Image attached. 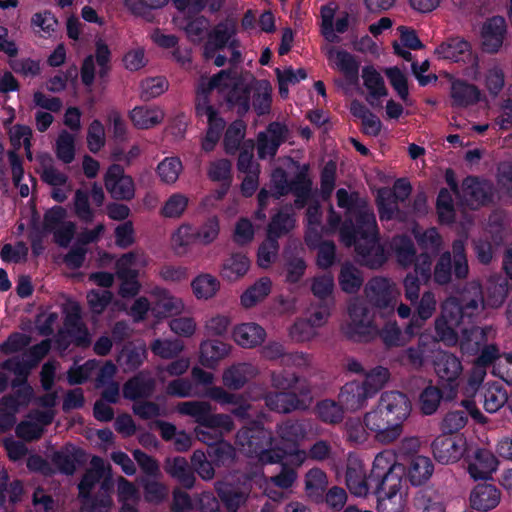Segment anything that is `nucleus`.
Instances as JSON below:
<instances>
[{"instance_id":"1","label":"nucleus","mask_w":512,"mask_h":512,"mask_svg":"<svg viewBox=\"0 0 512 512\" xmlns=\"http://www.w3.org/2000/svg\"><path fill=\"white\" fill-rule=\"evenodd\" d=\"M306 437L303 423L286 421L277 425L275 434L258 425L241 429L237 442L249 458L262 465L288 460L291 466L301 467L308 459L307 451L299 447Z\"/></svg>"},{"instance_id":"2","label":"nucleus","mask_w":512,"mask_h":512,"mask_svg":"<svg viewBox=\"0 0 512 512\" xmlns=\"http://www.w3.org/2000/svg\"><path fill=\"white\" fill-rule=\"evenodd\" d=\"M463 304L460 306L456 299H447L442 304L441 315L435 321V331L438 341L448 346L459 342L464 354L474 355L484 345L496 337V330L492 326L484 328H461L465 317L478 315L484 306L480 286L471 283L468 291L462 296Z\"/></svg>"},{"instance_id":"3","label":"nucleus","mask_w":512,"mask_h":512,"mask_svg":"<svg viewBox=\"0 0 512 512\" xmlns=\"http://www.w3.org/2000/svg\"><path fill=\"white\" fill-rule=\"evenodd\" d=\"M206 86L211 93L216 92L236 107L239 113H246L251 104L258 115L270 111L272 87L266 80L257 81L249 76L245 82L239 81L223 70L210 79L201 78L200 89L205 92Z\"/></svg>"},{"instance_id":"4","label":"nucleus","mask_w":512,"mask_h":512,"mask_svg":"<svg viewBox=\"0 0 512 512\" xmlns=\"http://www.w3.org/2000/svg\"><path fill=\"white\" fill-rule=\"evenodd\" d=\"M370 478L376 482L379 512L405 511L409 486L405 478V468L397 461L394 452L384 450L375 456Z\"/></svg>"},{"instance_id":"5","label":"nucleus","mask_w":512,"mask_h":512,"mask_svg":"<svg viewBox=\"0 0 512 512\" xmlns=\"http://www.w3.org/2000/svg\"><path fill=\"white\" fill-rule=\"evenodd\" d=\"M341 240L347 245H355L360 261L371 268L380 267L386 256L377 242V225L374 213L363 207L357 215V228L345 223L340 231Z\"/></svg>"},{"instance_id":"6","label":"nucleus","mask_w":512,"mask_h":512,"mask_svg":"<svg viewBox=\"0 0 512 512\" xmlns=\"http://www.w3.org/2000/svg\"><path fill=\"white\" fill-rule=\"evenodd\" d=\"M510 228L508 219L502 213H495L489 218L486 227L485 239H479L475 242V253L478 260L483 264H488L496 249L508 240Z\"/></svg>"},{"instance_id":"7","label":"nucleus","mask_w":512,"mask_h":512,"mask_svg":"<svg viewBox=\"0 0 512 512\" xmlns=\"http://www.w3.org/2000/svg\"><path fill=\"white\" fill-rule=\"evenodd\" d=\"M433 367L438 383L448 391V397H455L463 375L461 360L452 353L439 351L434 356Z\"/></svg>"},{"instance_id":"8","label":"nucleus","mask_w":512,"mask_h":512,"mask_svg":"<svg viewBox=\"0 0 512 512\" xmlns=\"http://www.w3.org/2000/svg\"><path fill=\"white\" fill-rule=\"evenodd\" d=\"M348 314L349 322L345 332L349 337L355 340H369L378 335V327L360 299L350 301Z\"/></svg>"},{"instance_id":"9","label":"nucleus","mask_w":512,"mask_h":512,"mask_svg":"<svg viewBox=\"0 0 512 512\" xmlns=\"http://www.w3.org/2000/svg\"><path fill=\"white\" fill-rule=\"evenodd\" d=\"M365 296L374 307L391 312L394 310L400 290L395 282L383 277H375L365 287Z\"/></svg>"},{"instance_id":"10","label":"nucleus","mask_w":512,"mask_h":512,"mask_svg":"<svg viewBox=\"0 0 512 512\" xmlns=\"http://www.w3.org/2000/svg\"><path fill=\"white\" fill-rule=\"evenodd\" d=\"M363 421L374 439L382 444H390L402 434V429L383 412L379 403L364 415Z\"/></svg>"},{"instance_id":"11","label":"nucleus","mask_w":512,"mask_h":512,"mask_svg":"<svg viewBox=\"0 0 512 512\" xmlns=\"http://www.w3.org/2000/svg\"><path fill=\"white\" fill-rule=\"evenodd\" d=\"M209 92L211 91L207 87L204 92L200 89V83L198 84L196 111L200 117L207 118L209 125L206 136L202 141V149L206 152L214 149L224 128V121L217 116L213 107L208 103L207 94Z\"/></svg>"},{"instance_id":"12","label":"nucleus","mask_w":512,"mask_h":512,"mask_svg":"<svg viewBox=\"0 0 512 512\" xmlns=\"http://www.w3.org/2000/svg\"><path fill=\"white\" fill-rule=\"evenodd\" d=\"M44 229L54 235L55 242L66 247L75 233V224L67 219V212L61 206L48 210L44 216Z\"/></svg>"},{"instance_id":"13","label":"nucleus","mask_w":512,"mask_h":512,"mask_svg":"<svg viewBox=\"0 0 512 512\" xmlns=\"http://www.w3.org/2000/svg\"><path fill=\"white\" fill-rule=\"evenodd\" d=\"M432 449L438 462L442 464L455 463L462 458L466 451V440L461 435L443 434L434 440Z\"/></svg>"},{"instance_id":"14","label":"nucleus","mask_w":512,"mask_h":512,"mask_svg":"<svg viewBox=\"0 0 512 512\" xmlns=\"http://www.w3.org/2000/svg\"><path fill=\"white\" fill-rule=\"evenodd\" d=\"M369 477L364 462L356 455L347 458L345 485L357 497H366L370 492Z\"/></svg>"},{"instance_id":"15","label":"nucleus","mask_w":512,"mask_h":512,"mask_svg":"<svg viewBox=\"0 0 512 512\" xmlns=\"http://www.w3.org/2000/svg\"><path fill=\"white\" fill-rule=\"evenodd\" d=\"M379 405L383 412L403 430V423L409 417L412 405L409 398L398 391H388L381 395Z\"/></svg>"},{"instance_id":"16","label":"nucleus","mask_w":512,"mask_h":512,"mask_svg":"<svg viewBox=\"0 0 512 512\" xmlns=\"http://www.w3.org/2000/svg\"><path fill=\"white\" fill-rule=\"evenodd\" d=\"M235 33L236 29L233 23L219 24L205 46V58H212L214 56L215 49H227L232 56V60H238L240 53L236 50V40L234 38Z\"/></svg>"},{"instance_id":"17","label":"nucleus","mask_w":512,"mask_h":512,"mask_svg":"<svg viewBox=\"0 0 512 512\" xmlns=\"http://www.w3.org/2000/svg\"><path fill=\"white\" fill-rule=\"evenodd\" d=\"M271 183L273 187V194L276 197H280L290 191H293L297 196L295 203L298 207H302L304 205V199L308 196L310 191V181L302 173L298 175L296 182L289 184L286 180L284 171L281 169H275L271 176Z\"/></svg>"},{"instance_id":"18","label":"nucleus","mask_w":512,"mask_h":512,"mask_svg":"<svg viewBox=\"0 0 512 512\" xmlns=\"http://www.w3.org/2000/svg\"><path fill=\"white\" fill-rule=\"evenodd\" d=\"M507 35V26L503 17L487 19L480 32L481 44L484 51L497 53L501 50Z\"/></svg>"},{"instance_id":"19","label":"nucleus","mask_w":512,"mask_h":512,"mask_svg":"<svg viewBox=\"0 0 512 512\" xmlns=\"http://www.w3.org/2000/svg\"><path fill=\"white\" fill-rule=\"evenodd\" d=\"M105 187L113 198L129 200L134 196V183L131 177L124 175L119 165H112L105 175Z\"/></svg>"},{"instance_id":"20","label":"nucleus","mask_w":512,"mask_h":512,"mask_svg":"<svg viewBox=\"0 0 512 512\" xmlns=\"http://www.w3.org/2000/svg\"><path fill=\"white\" fill-rule=\"evenodd\" d=\"M153 303L151 313L157 318H165L171 315H177L184 311V301L173 296L169 291L156 287L150 292Z\"/></svg>"},{"instance_id":"21","label":"nucleus","mask_w":512,"mask_h":512,"mask_svg":"<svg viewBox=\"0 0 512 512\" xmlns=\"http://www.w3.org/2000/svg\"><path fill=\"white\" fill-rule=\"evenodd\" d=\"M322 50L332 68L342 72L350 81L357 80L359 65L353 55L331 44L324 45Z\"/></svg>"},{"instance_id":"22","label":"nucleus","mask_w":512,"mask_h":512,"mask_svg":"<svg viewBox=\"0 0 512 512\" xmlns=\"http://www.w3.org/2000/svg\"><path fill=\"white\" fill-rule=\"evenodd\" d=\"M415 273L419 277L408 274L404 281L405 297L411 303L416 302L419 297L420 283L421 281L426 282L431 275V258L427 254L419 255L415 260Z\"/></svg>"},{"instance_id":"23","label":"nucleus","mask_w":512,"mask_h":512,"mask_svg":"<svg viewBox=\"0 0 512 512\" xmlns=\"http://www.w3.org/2000/svg\"><path fill=\"white\" fill-rule=\"evenodd\" d=\"M54 416L55 413L51 410L30 413L28 417L16 427L17 436L27 441L40 438L44 432V428L53 421Z\"/></svg>"},{"instance_id":"24","label":"nucleus","mask_w":512,"mask_h":512,"mask_svg":"<svg viewBox=\"0 0 512 512\" xmlns=\"http://www.w3.org/2000/svg\"><path fill=\"white\" fill-rule=\"evenodd\" d=\"M64 312L65 330L72 341L79 346H86L90 343L89 333L81 322V308L77 302L69 301L65 305Z\"/></svg>"},{"instance_id":"25","label":"nucleus","mask_w":512,"mask_h":512,"mask_svg":"<svg viewBox=\"0 0 512 512\" xmlns=\"http://www.w3.org/2000/svg\"><path fill=\"white\" fill-rule=\"evenodd\" d=\"M287 137V128L280 123H271L266 132L258 136L257 150L260 158L273 157Z\"/></svg>"},{"instance_id":"26","label":"nucleus","mask_w":512,"mask_h":512,"mask_svg":"<svg viewBox=\"0 0 512 512\" xmlns=\"http://www.w3.org/2000/svg\"><path fill=\"white\" fill-rule=\"evenodd\" d=\"M148 262L149 258L143 250L134 249L117 259L116 274L119 278H137L139 272L148 265Z\"/></svg>"},{"instance_id":"27","label":"nucleus","mask_w":512,"mask_h":512,"mask_svg":"<svg viewBox=\"0 0 512 512\" xmlns=\"http://www.w3.org/2000/svg\"><path fill=\"white\" fill-rule=\"evenodd\" d=\"M232 346L218 339H206L199 346V362L207 368H215L230 355Z\"/></svg>"},{"instance_id":"28","label":"nucleus","mask_w":512,"mask_h":512,"mask_svg":"<svg viewBox=\"0 0 512 512\" xmlns=\"http://www.w3.org/2000/svg\"><path fill=\"white\" fill-rule=\"evenodd\" d=\"M232 338L237 345L251 349L264 342L266 331L255 322L240 323L234 326Z\"/></svg>"},{"instance_id":"29","label":"nucleus","mask_w":512,"mask_h":512,"mask_svg":"<svg viewBox=\"0 0 512 512\" xmlns=\"http://www.w3.org/2000/svg\"><path fill=\"white\" fill-rule=\"evenodd\" d=\"M129 118L135 128L149 130L163 122L165 112L156 105H141L130 111Z\"/></svg>"},{"instance_id":"30","label":"nucleus","mask_w":512,"mask_h":512,"mask_svg":"<svg viewBox=\"0 0 512 512\" xmlns=\"http://www.w3.org/2000/svg\"><path fill=\"white\" fill-rule=\"evenodd\" d=\"M498 467V460L495 455L484 448L477 449L469 459L468 472L470 476L477 479H486Z\"/></svg>"},{"instance_id":"31","label":"nucleus","mask_w":512,"mask_h":512,"mask_svg":"<svg viewBox=\"0 0 512 512\" xmlns=\"http://www.w3.org/2000/svg\"><path fill=\"white\" fill-rule=\"evenodd\" d=\"M462 192L467 205L476 208L491 200L492 185L487 181L468 177L462 183Z\"/></svg>"},{"instance_id":"32","label":"nucleus","mask_w":512,"mask_h":512,"mask_svg":"<svg viewBox=\"0 0 512 512\" xmlns=\"http://www.w3.org/2000/svg\"><path fill=\"white\" fill-rule=\"evenodd\" d=\"M371 397L362 383L352 381L342 387L338 398L342 408L354 412L364 407Z\"/></svg>"},{"instance_id":"33","label":"nucleus","mask_w":512,"mask_h":512,"mask_svg":"<svg viewBox=\"0 0 512 512\" xmlns=\"http://www.w3.org/2000/svg\"><path fill=\"white\" fill-rule=\"evenodd\" d=\"M33 395L30 386H24L18 391L17 396L4 397L0 400V411L6 413L0 417V425L4 428L11 427L15 423L14 414L21 405H26Z\"/></svg>"},{"instance_id":"34","label":"nucleus","mask_w":512,"mask_h":512,"mask_svg":"<svg viewBox=\"0 0 512 512\" xmlns=\"http://www.w3.org/2000/svg\"><path fill=\"white\" fill-rule=\"evenodd\" d=\"M500 499V491L488 483L475 486L469 497L471 507L479 511L494 509L500 503Z\"/></svg>"},{"instance_id":"35","label":"nucleus","mask_w":512,"mask_h":512,"mask_svg":"<svg viewBox=\"0 0 512 512\" xmlns=\"http://www.w3.org/2000/svg\"><path fill=\"white\" fill-rule=\"evenodd\" d=\"M480 355L475 361L476 363L486 367L491 364L494 360L499 359L498 366L499 368H505L500 372L501 377L504 379L512 380V355L505 354L500 357L499 349L495 344H490L489 342H484L480 351Z\"/></svg>"},{"instance_id":"36","label":"nucleus","mask_w":512,"mask_h":512,"mask_svg":"<svg viewBox=\"0 0 512 512\" xmlns=\"http://www.w3.org/2000/svg\"><path fill=\"white\" fill-rule=\"evenodd\" d=\"M437 301L435 295L427 291L423 293L415 306V316L406 328V333L410 336L415 334V329H419L425 321L430 319L436 311Z\"/></svg>"},{"instance_id":"37","label":"nucleus","mask_w":512,"mask_h":512,"mask_svg":"<svg viewBox=\"0 0 512 512\" xmlns=\"http://www.w3.org/2000/svg\"><path fill=\"white\" fill-rule=\"evenodd\" d=\"M194 297L199 301H208L216 297L221 283L217 277L210 273H200L190 283Z\"/></svg>"},{"instance_id":"38","label":"nucleus","mask_w":512,"mask_h":512,"mask_svg":"<svg viewBox=\"0 0 512 512\" xmlns=\"http://www.w3.org/2000/svg\"><path fill=\"white\" fill-rule=\"evenodd\" d=\"M257 369L250 363H239L227 368L222 375L223 384L230 389H240L249 379L257 374Z\"/></svg>"},{"instance_id":"39","label":"nucleus","mask_w":512,"mask_h":512,"mask_svg":"<svg viewBox=\"0 0 512 512\" xmlns=\"http://www.w3.org/2000/svg\"><path fill=\"white\" fill-rule=\"evenodd\" d=\"M272 281L268 277H261L247 287L240 296V304L245 309L252 308L264 301L271 293Z\"/></svg>"},{"instance_id":"40","label":"nucleus","mask_w":512,"mask_h":512,"mask_svg":"<svg viewBox=\"0 0 512 512\" xmlns=\"http://www.w3.org/2000/svg\"><path fill=\"white\" fill-rule=\"evenodd\" d=\"M194 243H196L194 226L187 222L180 224L170 237L171 248L179 256L188 254Z\"/></svg>"},{"instance_id":"41","label":"nucleus","mask_w":512,"mask_h":512,"mask_svg":"<svg viewBox=\"0 0 512 512\" xmlns=\"http://www.w3.org/2000/svg\"><path fill=\"white\" fill-rule=\"evenodd\" d=\"M250 268V260L243 253H233L228 256L221 267V276L229 281L242 278Z\"/></svg>"},{"instance_id":"42","label":"nucleus","mask_w":512,"mask_h":512,"mask_svg":"<svg viewBox=\"0 0 512 512\" xmlns=\"http://www.w3.org/2000/svg\"><path fill=\"white\" fill-rule=\"evenodd\" d=\"M435 53L439 58L457 62L471 55V47L464 39L451 38L440 44Z\"/></svg>"},{"instance_id":"43","label":"nucleus","mask_w":512,"mask_h":512,"mask_svg":"<svg viewBox=\"0 0 512 512\" xmlns=\"http://www.w3.org/2000/svg\"><path fill=\"white\" fill-rule=\"evenodd\" d=\"M480 401L489 413L497 412L508 402V394L498 383L486 384L480 394Z\"/></svg>"},{"instance_id":"44","label":"nucleus","mask_w":512,"mask_h":512,"mask_svg":"<svg viewBox=\"0 0 512 512\" xmlns=\"http://www.w3.org/2000/svg\"><path fill=\"white\" fill-rule=\"evenodd\" d=\"M328 486V477L320 468H311L304 475V490L306 495L318 500L323 496Z\"/></svg>"},{"instance_id":"45","label":"nucleus","mask_w":512,"mask_h":512,"mask_svg":"<svg viewBox=\"0 0 512 512\" xmlns=\"http://www.w3.org/2000/svg\"><path fill=\"white\" fill-rule=\"evenodd\" d=\"M196 243L202 246L214 244L221 233V223L217 216H210L197 227H194Z\"/></svg>"},{"instance_id":"46","label":"nucleus","mask_w":512,"mask_h":512,"mask_svg":"<svg viewBox=\"0 0 512 512\" xmlns=\"http://www.w3.org/2000/svg\"><path fill=\"white\" fill-rule=\"evenodd\" d=\"M266 405L271 410L287 413L304 406V400L298 399L295 392H279L267 395Z\"/></svg>"},{"instance_id":"47","label":"nucleus","mask_w":512,"mask_h":512,"mask_svg":"<svg viewBox=\"0 0 512 512\" xmlns=\"http://www.w3.org/2000/svg\"><path fill=\"white\" fill-rule=\"evenodd\" d=\"M479 99L478 89L462 81H454L451 86V100L455 107H467Z\"/></svg>"},{"instance_id":"48","label":"nucleus","mask_w":512,"mask_h":512,"mask_svg":"<svg viewBox=\"0 0 512 512\" xmlns=\"http://www.w3.org/2000/svg\"><path fill=\"white\" fill-rule=\"evenodd\" d=\"M30 26L32 31L39 37L49 38L55 33L58 21L53 13L45 10L32 15Z\"/></svg>"},{"instance_id":"49","label":"nucleus","mask_w":512,"mask_h":512,"mask_svg":"<svg viewBox=\"0 0 512 512\" xmlns=\"http://www.w3.org/2000/svg\"><path fill=\"white\" fill-rule=\"evenodd\" d=\"M183 172V164L176 156L166 157L158 163L156 174L160 181L166 185H173Z\"/></svg>"},{"instance_id":"50","label":"nucleus","mask_w":512,"mask_h":512,"mask_svg":"<svg viewBox=\"0 0 512 512\" xmlns=\"http://www.w3.org/2000/svg\"><path fill=\"white\" fill-rule=\"evenodd\" d=\"M154 390V380L144 373H141L128 381L123 389L126 398L137 399L149 396Z\"/></svg>"},{"instance_id":"51","label":"nucleus","mask_w":512,"mask_h":512,"mask_svg":"<svg viewBox=\"0 0 512 512\" xmlns=\"http://www.w3.org/2000/svg\"><path fill=\"white\" fill-rule=\"evenodd\" d=\"M37 159L40 164L41 178L45 183L51 187H58L68 182V176L53 166L50 155L42 154Z\"/></svg>"},{"instance_id":"52","label":"nucleus","mask_w":512,"mask_h":512,"mask_svg":"<svg viewBox=\"0 0 512 512\" xmlns=\"http://www.w3.org/2000/svg\"><path fill=\"white\" fill-rule=\"evenodd\" d=\"M433 463L425 456L414 457L408 468L410 481L414 485H421L426 482L433 473Z\"/></svg>"},{"instance_id":"53","label":"nucleus","mask_w":512,"mask_h":512,"mask_svg":"<svg viewBox=\"0 0 512 512\" xmlns=\"http://www.w3.org/2000/svg\"><path fill=\"white\" fill-rule=\"evenodd\" d=\"M390 249L397 262L403 267L409 266L415 260L414 245L407 237H395L390 243Z\"/></svg>"},{"instance_id":"54","label":"nucleus","mask_w":512,"mask_h":512,"mask_svg":"<svg viewBox=\"0 0 512 512\" xmlns=\"http://www.w3.org/2000/svg\"><path fill=\"white\" fill-rule=\"evenodd\" d=\"M219 497L225 503L230 512H236L238 508L246 501L249 488L244 486L235 490L227 484L219 483L216 487Z\"/></svg>"},{"instance_id":"55","label":"nucleus","mask_w":512,"mask_h":512,"mask_svg":"<svg viewBox=\"0 0 512 512\" xmlns=\"http://www.w3.org/2000/svg\"><path fill=\"white\" fill-rule=\"evenodd\" d=\"M179 413L191 416L201 426L206 427L212 407L205 401H187L177 406Z\"/></svg>"},{"instance_id":"56","label":"nucleus","mask_w":512,"mask_h":512,"mask_svg":"<svg viewBox=\"0 0 512 512\" xmlns=\"http://www.w3.org/2000/svg\"><path fill=\"white\" fill-rule=\"evenodd\" d=\"M189 198L183 193L171 194L163 203L160 214L165 218L179 219L187 210Z\"/></svg>"},{"instance_id":"57","label":"nucleus","mask_w":512,"mask_h":512,"mask_svg":"<svg viewBox=\"0 0 512 512\" xmlns=\"http://www.w3.org/2000/svg\"><path fill=\"white\" fill-rule=\"evenodd\" d=\"M295 226V219L290 208L282 209L277 213L268 225L267 234L278 239Z\"/></svg>"},{"instance_id":"58","label":"nucleus","mask_w":512,"mask_h":512,"mask_svg":"<svg viewBox=\"0 0 512 512\" xmlns=\"http://www.w3.org/2000/svg\"><path fill=\"white\" fill-rule=\"evenodd\" d=\"M363 84L369 92L370 99L387 95V88L380 73L373 67H364L362 70Z\"/></svg>"},{"instance_id":"59","label":"nucleus","mask_w":512,"mask_h":512,"mask_svg":"<svg viewBox=\"0 0 512 512\" xmlns=\"http://www.w3.org/2000/svg\"><path fill=\"white\" fill-rule=\"evenodd\" d=\"M91 469L84 475L79 484V493L82 497H86L93 486L99 482L105 471V462L100 457L91 459Z\"/></svg>"},{"instance_id":"60","label":"nucleus","mask_w":512,"mask_h":512,"mask_svg":"<svg viewBox=\"0 0 512 512\" xmlns=\"http://www.w3.org/2000/svg\"><path fill=\"white\" fill-rule=\"evenodd\" d=\"M166 470L185 487L190 488L193 486L195 479L185 458L175 457L168 460Z\"/></svg>"},{"instance_id":"61","label":"nucleus","mask_w":512,"mask_h":512,"mask_svg":"<svg viewBox=\"0 0 512 512\" xmlns=\"http://www.w3.org/2000/svg\"><path fill=\"white\" fill-rule=\"evenodd\" d=\"M333 306L328 303L311 304L305 312V319L317 331L324 327L332 314Z\"/></svg>"},{"instance_id":"62","label":"nucleus","mask_w":512,"mask_h":512,"mask_svg":"<svg viewBox=\"0 0 512 512\" xmlns=\"http://www.w3.org/2000/svg\"><path fill=\"white\" fill-rule=\"evenodd\" d=\"M279 245L276 238L267 234L257 251V264L263 269L269 268L277 259Z\"/></svg>"},{"instance_id":"63","label":"nucleus","mask_w":512,"mask_h":512,"mask_svg":"<svg viewBox=\"0 0 512 512\" xmlns=\"http://www.w3.org/2000/svg\"><path fill=\"white\" fill-rule=\"evenodd\" d=\"M318 334V331L304 317L296 319L288 329L289 338L296 343L310 342Z\"/></svg>"},{"instance_id":"64","label":"nucleus","mask_w":512,"mask_h":512,"mask_svg":"<svg viewBox=\"0 0 512 512\" xmlns=\"http://www.w3.org/2000/svg\"><path fill=\"white\" fill-rule=\"evenodd\" d=\"M363 278L360 271L350 264H345L341 268L339 275V284L346 293H355L362 286Z\"/></svg>"}]
</instances>
